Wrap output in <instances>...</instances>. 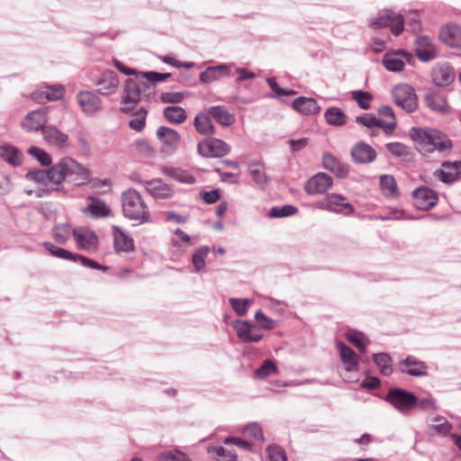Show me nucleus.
<instances>
[{
    "mask_svg": "<svg viewBox=\"0 0 461 461\" xmlns=\"http://www.w3.org/2000/svg\"><path fill=\"white\" fill-rule=\"evenodd\" d=\"M322 165L324 168L333 173L339 178H344L349 173V166L341 162L337 157L330 152L323 153Z\"/></svg>",
    "mask_w": 461,
    "mask_h": 461,
    "instance_id": "obj_24",
    "label": "nucleus"
},
{
    "mask_svg": "<svg viewBox=\"0 0 461 461\" xmlns=\"http://www.w3.org/2000/svg\"><path fill=\"white\" fill-rule=\"evenodd\" d=\"M147 110L140 108L137 113L132 115L129 122L131 129L136 131H141L146 124Z\"/></svg>",
    "mask_w": 461,
    "mask_h": 461,
    "instance_id": "obj_55",
    "label": "nucleus"
},
{
    "mask_svg": "<svg viewBox=\"0 0 461 461\" xmlns=\"http://www.w3.org/2000/svg\"><path fill=\"white\" fill-rule=\"evenodd\" d=\"M249 173L255 184L260 187L264 188L266 184L267 183V176L263 169V167L258 162H251L249 165Z\"/></svg>",
    "mask_w": 461,
    "mask_h": 461,
    "instance_id": "obj_43",
    "label": "nucleus"
},
{
    "mask_svg": "<svg viewBox=\"0 0 461 461\" xmlns=\"http://www.w3.org/2000/svg\"><path fill=\"white\" fill-rule=\"evenodd\" d=\"M350 154L355 162L361 164L372 162L376 157L375 150L364 142L356 144L352 148Z\"/></svg>",
    "mask_w": 461,
    "mask_h": 461,
    "instance_id": "obj_29",
    "label": "nucleus"
},
{
    "mask_svg": "<svg viewBox=\"0 0 461 461\" xmlns=\"http://www.w3.org/2000/svg\"><path fill=\"white\" fill-rule=\"evenodd\" d=\"M75 230L69 224L59 223L54 226L52 236L54 240L59 244H65L70 238Z\"/></svg>",
    "mask_w": 461,
    "mask_h": 461,
    "instance_id": "obj_44",
    "label": "nucleus"
},
{
    "mask_svg": "<svg viewBox=\"0 0 461 461\" xmlns=\"http://www.w3.org/2000/svg\"><path fill=\"white\" fill-rule=\"evenodd\" d=\"M380 185L384 195L396 196L398 194L397 184L392 175L381 176Z\"/></svg>",
    "mask_w": 461,
    "mask_h": 461,
    "instance_id": "obj_50",
    "label": "nucleus"
},
{
    "mask_svg": "<svg viewBox=\"0 0 461 461\" xmlns=\"http://www.w3.org/2000/svg\"><path fill=\"white\" fill-rule=\"evenodd\" d=\"M67 167V176L77 185L88 183L91 179L90 170L70 157H65Z\"/></svg>",
    "mask_w": 461,
    "mask_h": 461,
    "instance_id": "obj_9",
    "label": "nucleus"
},
{
    "mask_svg": "<svg viewBox=\"0 0 461 461\" xmlns=\"http://www.w3.org/2000/svg\"><path fill=\"white\" fill-rule=\"evenodd\" d=\"M208 114L222 126H230L235 119L228 109L221 105H213L208 108Z\"/></svg>",
    "mask_w": 461,
    "mask_h": 461,
    "instance_id": "obj_36",
    "label": "nucleus"
},
{
    "mask_svg": "<svg viewBox=\"0 0 461 461\" xmlns=\"http://www.w3.org/2000/svg\"><path fill=\"white\" fill-rule=\"evenodd\" d=\"M121 200L122 212L126 218L140 222L150 221L149 207L138 191L133 188L125 190L122 194Z\"/></svg>",
    "mask_w": 461,
    "mask_h": 461,
    "instance_id": "obj_2",
    "label": "nucleus"
},
{
    "mask_svg": "<svg viewBox=\"0 0 461 461\" xmlns=\"http://www.w3.org/2000/svg\"><path fill=\"white\" fill-rule=\"evenodd\" d=\"M231 327L243 342H258L263 338L262 334L254 331L255 327L247 321L235 320L232 321Z\"/></svg>",
    "mask_w": 461,
    "mask_h": 461,
    "instance_id": "obj_21",
    "label": "nucleus"
},
{
    "mask_svg": "<svg viewBox=\"0 0 461 461\" xmlns=\"http://www.w3.org/2000/svg\"><path fill=\"white\" fill-rule=\"evenodd\" d=\"M417 58L423 62L433 60L437 57V48L433 40L428 36H419L414 43Z\"/></svg>",
    "mask_w": 461,
    "mask_h": 461,
    "instance_id": "obj_17",
    "label": "nucleus"
},
{
    "mask_svg": "<svg viewBox=\"0 0 461 461\" xmlns=\"http://www.w3.org/2000/svg\"><path fill=\"white\" fill-rule=\"evenodd\" d=\"M230 150V146L218 138H205L198 141L196 145V152L203 158H222Z\"/></svg>",
    "mask_w": 461,
    "mask_h": 461,
    "instance_id": "obj_5",
    "label": "nucleus"
},
{
    "mask_svg": "<svg viewBox=\"0 0 461 461\" xmlns=\"http://www.w3.org/2000/svg\"><path fill=\"white\" fill-rule=\"evenodd\" d=\"M43 246L46 250L53 257L77 261V256L65 249L57 247L50 242H45Z\"/></svg>",
    "mask_w": 461,
    "mask_h": 461,
    "instance_id": "obj_51",
    "label": "nucleus"
},
{
    "mask_svg": "<svg viewBox=\"0 0 461 461\" xmlns=\"http://www.w3.org/2000/svg\"><path fill=\"white\" fill-rule=\"evenodd\" d=\"M140 86L129 78L125 81L123 95L122 98L121 111L122 113L131 112L140 100Z\"/></svg>",
    "mask_w": 461,
    "mask_h": 461,
    "instance_id": "obj_10",
    "label": "nucleus"
},
{
    "mask_svg": "<svg viewBox=\"0 0 461 461\" xmlns=\"http://www.w3.org/2000/svg\"><path fill=\"white\" fill-rule=\"evenodd\" d=\"M385 400L402 414H408L418 402V398L414 393L401 388L390 389Z\"/></svg>",
    "mask_w": 461,
    "mask_h": 461,
    "instance_id": "obj_4",
    "label": "nucleus"
},
{
    "mask_svg": "<svg viewBox=\"0 0 461 461\" xmlns=\"http://www.w3.org/2000/svg\"><path fill=\"white\" fill-rule=\"evenodd\" d=\"M140 183L144 185L147 192L156 199H167L174 194L173 188L161 179L140 181Z\"/></svg>",
    "mask_w": 461,
    "mask_h": 461,
    "instance_id": "obj_23",
    "label": "nucleus"
},
{
    "mask_svg": "<svg viewBox=\"0 0 461 461\" xmlns=\"http://www.w3.org/2000/svg\"><path fill=\"white\" fill-rule=\"evenodd\" d=\"M381 120L382 129L385 133H391L396 127V119L393 109L388 105H384L378 110Z\"/></svg>",
    "mask_w": 461,
    "mask_h": 461,
    "instance_id": "obj_38",
    "label": "nucleus"
},
{
    "mask_svg": "<svg viewBox=\"0 0 461 461\" xmlns=\"http://www.w3.org/2000/svg\"><path fill=\"white\" fill-rule=\"evenodd\" d=\"M424 100L426 105L435 112L446 113L449 110L446 97L438 91L431 90L427 92Z\"/></svg>",
    "mask_w": 461,
    "mask_h": 461,
    "instance_id": "obj_32",
    "label": "nucleus"
},
{
    "mask_svg": "<svg viewBox=\"0 0 461 461\" xmlns=\"http://www.w3.org/2000/svg\"><path fill=\"white\" fill-rule=\"evenodd\" d=\"M185 97L182 92H166L160 95V101L164 104H179Z\"/></svg>",
    "mask_w": 461,
    "mask_h": 461,
    "instance_id": "obj_62",
    "label": "nucleus"
},
{
    "mask_svg": "<svg viewBox=\"0 0 461 461\" xmlns=\"http://www.w3.org/2000/svg\"><path fill=\"white\" fill-rule=\"evenodd\" d=\"M89 200L90 203L83 209L85 214L91 215L94 218H102L110 215L111 210L104 201L92 196L89 197Z\"/></svg>",
    "mask_w": 461,
    "mask_h": 461,
    "instance_id": "obj_35",
    "label": "nucleus"
},
{
    "mask_svg": "<svg viewBox=\"0 0 461 461\" xmlns=\"http://www.w3.org/2000/svg\"><path fill=\"white\" fill-rule=\"evenodd\" d=\"M267 452L269 461H287L285 451L278 445H270Z\"/></svg>",
    "mask_w": 461,
    "mask_h": 461,
    "instance_id": "obj_60",
    "label": "nucleus"
},
{
    "mask_svg": "<svg viewBox=\"0 0 461 461\" xmlns=\"http://www.w3.org/2000/svg\"><path fill=\"white\" fill-rule=\"evenodd\" d=\"M394 103L407 113H412L417 108V95L412 86L401 84L393 87Z\"/></svg>",
    "mask_w": 461,
    "mask_h": 461,
    "instance_id": "obj_7",
    "label": "nucleus"
},
{
    "mask_svg": "<svg viewBox=\"0 0 461 461\" xmlns=\"http://www.w3.org/2000/svg\"><path fill=\"white\" fill-rule=\"evenodd\" d=\"M243 434L246 438H253L257 441H264L263 429L257 422H250L243 429Z\"/></svg>",
    "mask_w": 461,
    "mask_h": 461,
    "instance_id": "obj_54",
    "label": "nucleus"
},
{
    "mask_svg": "<svg viewBox=\"0 0 461 461\" xmlns=\"http://www.w3.org/2000/svg\"><path fill=\"white\" fill-rule=\"evenodd\" d=\"M229 303L239 316L246 315L249 306L252 303L249 299L230 298Z\"/></svg>",
    "mask_w": 461,
    "mask_h": 461,
    "instance_id": "obj_58",
    "label": "nucleus"
},
{
    "mask_svg": "<svg viewBox=\"0 0 461 461\" xmlns=\"http://www.w3.org/2000/svg\"><path fill=\"white\" fill-rule=\"evenodd\" d=\"M155 461H191V459L181 451L161 452Z\"/></svg>",
    "mask_w": 461,
    "mask_h": 461,
    "instance_id": "obj_59",
    "label": "nucleus"
},
{
    "mask_svg": "<svg viewBox=\"0 0 461 461\" xmlns=\"http://www.w3.org/2000/svg\"><path fill=\"white\" fill-rule=\"evenodd\" d=\"M0 158L14 167L21 166L23 161V152L18 148L8 144L0 147Z\"/></svg>",
    "mask_w": 461,
    "mask_h": 461,
    "instance_id": "obj_33",
    "label": "nucleus"
},
{
    "mask_svg": "<svg viewBox=\"0 0 461 461\" xmlns=\"http://www.w3.org/2000/svg\"><path fill=\"white\" fill-rule=\"evenodd\" d=\"M164 117L171 123H183L186 118V111L181 106H167L163 110Z\"/></svg>",
    "mask_w": 461,
    "mask_h": 461,
    "instance_id": "obj_40",
    "label": "nucleus"
},
{
    "mask_svg": "<svg viewBox=\"0 0 461 461\" xmlns=\"http://www.w3.org/2000/svg\"><path fill=\"white\" fill-rule=\"evenodd\" d=\"M332 178L325 173L312 176L305 185V191L309 194H323L332 186Z\"/></svg>",
    "mask_w": 461,
    "mask_h": 461,
    "instance_id": "obj_22",
    "label": "nucleus"
},
{
    "mask_svg": "<svg viewBox=\"0 0 461 461\" xmlns=\"http://www.w3.org/2000/svg\"><path fill=\"white\" fill-rule=\"evenodd\" d=\"M73 236L80 249L94 252L97 249L98 238L94 230L86 227L76 228Z\"/></svg>",
    "mask_w": 461,
    "mask_h": 461,
    "instance_id": "obj_13",
    "label": "nucleus"
},
{
    "mask_svg": "<svg viewBox=\"0 0 461 461\" xmlns=\"http://www.w3.org/2000/svg\"><path fill=\"white\" fill-rule=\"evenodd\" d=\"M65 88L61 85H47L40 87L32 94V98L38 102L57 101L64 96Z\"/></svg>",
    "mask_w": 461,
    "mask_h": 461,
    "instance_id": "obj_26",
    "label": "nucleus"
},
{
    "mask_svg": "<svg viewBox=\"0 0 461 461\" xmlns=\"http://www.w3.org/2000/svg\"><path fill=\"white\" fill-rule=\"evenodd\" d=\"M210 250L211 249L208 246H201L195 249L192 256V264L194 272L198 273L205 267V259Z\"/></svg>",
    "mask_w": 461,
    "mask_h": 461,
    "instance_id": "obj_47",
    "label": "nucleus"
},
{
    "mask_svg": "<svg viewBox=\"0 0 461 461\" xmlns=\"http://www.w3.org/2000/svg\"><path fill=\"white\" fill-rule=\"evenodd\" d=\"M233 67L234 63H221L208 67L200 73L199 80L204 85L219 81L222 77H229Z\"/></svg>",
    "mask_w": 461,
    "mask_h": 461,
    "instance_id": "obj_14",
    "label": "nucleus"
},
{
    "mask_svg": "<svg viewBox=\"0 0 461 461\" xmlns=\"http://www.w3.org/2000/svg\"><path fill=\"white\" fill-rule=\"evenodd\" d=\"M429 427L436 433H438V435H441V436L447 435L452 429V425L443 416H437V417L431 418L429 420Z\"/></svg>",
    "mask_w": 461,
    "mask_h": 461,
    "instance_id": "obj_49",
    "label": "nucleus"
},
{
    "mask_svg": "<svg viewBox=\"0 0 461 461\" xmlns=\"http://www.w3.org/2000/svg\"><path fill=\"white\" fill-rule=\"evenodd\" d=\"M399 369L402 373L415 377L428 375V366L416 357L408 356L399 363Z\"/></svg>",
    "mask_w": 461,
    "mask_h": 461,
    "instance_id": "obj_19",
    "label": "nucleus"
},
{
    "mask_svg": "<svg viewBox=\"0 0 461 461\" xmlns=\"http://www.w3.org/2000/svg\"><path fill=\"white\" fill-rule=\"evenodd\" d=\"M67 167L64 157L58 163L47 169L49 182L56 185L61 184L67 177Z\"/></svg>",
    "mask_w": 461,
    "mask_h": 461,
    "instance_id": "obj_37",
    "label": "nucleus"
},
{
    "mask_svg": "<svg viewBox=\"0 0 461 461\" xmlns=\"http://www.w3.org/2000/svg\"><path fill=\"white\" fill-rule=\"evenodd\" d=\"M77 101L82 112L87 116H94L102 108L101 99L91 91H81L77 95Z\"/></svg>",
    "mask_w": 461,
    "mask_h": 461,
    "instance_id": "obj_15",
    "label": "nucleus"
},
{
    "mask_svg": "<svg viewBox=\"0 0 461 461\" xmlns=\"http://www.w3.org/2000/svg\"><path fill=\"white\" fill-rule=\"evenodd\" d=\"M356 122L370 129L372 136L377 135L379 130L382 129L381 120L372 113L357 116Z\"/></svg>",
    "mask_w": 461,
    "mask_h": 461,
    "instance_id": "obj_45",
    "label": "nucleus"
},
{
    "mask_svg": "<svg viewBox=\"0 0 461 461\" xmlns=\"http://www.w3.org/2000/svg\"><path fill=\"white\" fill-rule=\"evenodd\" d=\"M25 177L29 180H32L40 184H46L47 182H49L48 172L47 170L42 169L30 170L25 175Z\"/></svg>",
    "mask_w": 461,
    "mask_h": 461,
    "instance_id": "obj_63",
    "label": "nucleus"
},
{
    "mask_svg": "<svg viewBox=\"0 0 461 461\" xmlns=\"http://www.w3.org/2000/svg\"><path fill=\"white\" fill-rule=\"evenodd\" d=\"M277 374L278 368L276 364L270 359H266L263 361L262 365L254 371V378L264 379Z\"/></svg>",
    "mask_w": 461,
    "mask_h": 461,
    "instance_id": "obj_48",
    "label": "nucleus"
},
{
    "mask_svg": "<svg viewBox=\"0 0 461 461\" xmlns=\"http://www.w3.org/2000/svg\"><path fill=\"white\" fill-rule=\"evenodd\" d=\"M387 150L394 157L405 158L410 155L409 148L401 142H390L386 144Z\"/></svg>",
    "mask_w": 461,
    "mask_h": 461,
    "instance_id": "obj_57",
    "label": "nucleus"
},
{
    "mask_svg": "<svg viewBox=\"0 0 461 461\" xmlns=\"http://www.w3.org/2000/svg\"><path fill=\"white\" fill-rule=\"evenodd\" d=\"M95 86L100 95H110L116 93L118 90L120 79L116 72L106 70L96 78Z\"/></svg>",
    "mask_w": 461,
    "mask_h": 461,
    "instance_id": "obj_16",
    "label": "nucleus"
},
{
    "mask_svg": "<svg viewBox=\"0 0 461 461\" xmlns=\"http://www.w3.org/2000/svg\"><path fill=\"white\" fill-rule=\"evenodd\" d=\"M389 26L391 32L398 36L403 31L404 18L401 14H395L392 10L385 9L378 13L377 16L370 23L373 29H381Z\"/></svg>",
    "mask_w": 461,
    "mask_h": 461,
    "instance_id": "obj_6",
    "label": "nucleus"
},
{
    "mask_svg": "<svg viewBox=\"0 0 461 461\" xmlns=\"http://www.w3.org/2000/svg\"><path fill=\"white\" fill-rule=\"evenodd\" d=\"M113 246L116 252H131L134 249V241L122 229L113 226Z\"/></svg>",
    "mask_w": 461,
    "mask_h": 461,
    "instance_id": "obj_28",
    "label": "nucleus"
},
{
    "mask_svg": "<svg viewBox=\"0 0 461 461\" xmlns=\"http://www.w3.org/2000/svg\"><path fill=\"white\" fill-rule=\"evenodd\" d=\"M293 108L303 115H313L321 111V106L314 98L305 96L294 99Z\"/></svg>",
    "mask_w": 461,
    "mask_h": 461,
    "instance_id": "obj_30",
    "label": "nucleus"
},
{
    "mask_svg": "<svg viewBox=\"0 0 461 461\" xmlns=\"http://www.w3.org/2000/svg\"><path fill=\"white\" fill-rule=\"evenodd\" d=\"M28 153L34 157L39 162H41L44 166H49L51 164L50 155L40 148L31 147L28 149Z\"/></svg>",
    "mask_w": 461,
    "mask_h": 461,
    "instance_id": "obj_61",
    "label": "nucleus"
},
{
    "mask_svg": "<svg viewBox=\"0 0 461 461\" xmlns=\"http://www.w3.org/2000/svg\"><path fill=\"white\" fill-rule=\"evenodd\" d=\"M373 360L379 367L382 375L385 376L392 375L393 371L392 358L387 353L374 354Z\"/></svg>",
    "mask_w": 461,
    "mask_h": 461,
    "instance_id": "obj_46",
    "label": "nucleus"
},
{
    "mask_svg": "<svg viewBox=\"0 0 461 461\" xmlns=\"http://www.w3.org/2000/svg\"><path fill=\"white\" fill-rule=\"evenodd\" d=\"M44 140L52 147L66 149L69 147V137L54 125H48L42 130Z\"/></svg>",
    "mask_w": 461,
    "mask_h": 461,
    "instance_id": "obj_18",
    "label": "nucleus"
},
{
    "mask_svg": "<svg viewBox=\"0 0 461 461\" xmlns=\"http://www.w3.org/2000/svg\"><path fill=\"white\" fill-rule=\"evenodd\" d=\"M440 41L448 47L461 49V27L449 23L441 28Z\"/></svg>",
    "mask_w": 461,
    "mask_h": 461,
    "instance_id": "obj_25",
    "label": "nucleus"
},
{
    "mask_svg": "<svg viewBox=\"0 0 461 461\" xmlns=\"http://www.w3.org/2000/svg\"><path fill=\"white\" fill-rule=\"evenodd\" d=\"M456 77L454 68L447 62H438L431 69V80L437 86H449Z\"/></svg>",
    "mask_w": 461,
    "mask_h": 461,
    "instance_id": "obj_11",
    "label": "nucleus"
},
{
    "mask_svg": "<svg viewBox=\"0 0 461 461\" xmlns=\"http://www.w3.org/2000/svg\"><path fill=\"white\" fill-rule=\"evenodd\" d=\"M411 59V55L404 50L387 52L383 58V65L389 71L400 72L405 62H410Z\"/></svg>",
    "mask_w": 461,
    "mask_h": 461,
    "instance_id": "obj_20",
    "label": "nucleus"
},
{
    "mask_svg": "<svg viewBox=\"0 0 461 461\" xmlns=\"http://www.w3.org/2000/svg\"><path fill=\"white\" fill-rule=\"evenodd\" d=\"M340 360L348 372H357L359 370V358L355 351L339 341L337 344Z\"/></svg>",
    "mask_w": 461,
    "mask_h": 461,
    "instance_id": "obj_27",
    "label": "nucleus"
},
{
    "mask_svg": "<svg viewBox=\"0 0 461 461\" xmlns=\"http://www.w3.org/2000/svg\"><path fill=\"white\" fill-rule=\"evenodd\" d=\"M297 212V208L294 205L286 204L281 207L274 206L272 207L267 215L269 218H284L295 214Z\"/></svg>",
    "mask_w": 461,
    "mask_h": 461,
    "instance_id": "obj_53",
    "label": "nucleus"
},
{
    "mask_svg": "<svg viewBox=\"0 0 461 461\" xmlns=\"http://www.w3.org/2000/svg\"><path fill=\"white\" fill-rule=\"evenodd\" d=\"M345 336L361 353H365L370 344L368 338L363 332L356 330H348Z\"/></svg>",
    "mask_w": 461,
    "mask_h": 461,
    "instance_id": "obj_39",
    "label": "nucleus"
},
{
    "mask_svg": "<svg viewBox=\"0 0 461 461\" xmlns=\"http://www.w3.org/2000/svg\"><path fill=\"white\" fill-rule=\"evenodd\" d=\"M316 207L344 216L355 212V207L348 202L347 197L335 193L328 194L322 200L317 202Z\"/></svg>",
    "mask_w": 461,
    "mask_h": 461,
    "instance_id": "obj_3",
    "label": "nucleus"
},
{
    "mask_svg": "<svg viewBox=\"0 0 461 461\" xmlns=\"http://www.w3.org/2000/svg\"><path fill=\"white\" fill-rule=\"evenodd\" d=\"M211 116L205 113H198L194 119V127L196 132L204 137H211L215 134V127L212 122Z\"/></svg>",
    "mask_w": 461,
    "mask_h": 461,
    "instance_id": "obj_31",
    "label": "nucleus"
},
{
    "mask_svg": "<svg viewBox=\"0 0 461 461\" xmlns=\"http://www.w3.org/2000/svg\"><path fill=\"white\" fill-rule=\"evenodd\" d=\"M351 96L361 109L367 110L370 108V102L373 98L370 93L356 90L351 92Z\"/></svg>",
    "mask_w": 461,
    "mask_h": 461,
    "instance_id": "obj_56",
    "label": "nucleus"
},
{
    "mask_svg": "<svg viewBox=\"0 0 461 461\" xmlns=\"http://www.w3.org/2000/svg\"><path fill=\"white\" fill-rule=\"evenodd\" d=\"M412 198L414 206L423 211L431 209L438 200L437 193L426 186H419L414 189Z\"/></svg>",
    "mask_w": 461,
    "mask_h": 461,
    "instance_id": "obj_12",
    "label": "nucleus"
},
{
    "mask_svg": "<svg viewBox=\"0 0 461 461\" xmlns=\"http://www.w3.org/2000/svg\"><path fill=\"white\" fill-rule=\"evenodd\" d=\"M48 111V107H42L28 113L21 122L22 128L27 132H42L47 126Z\"/></svg>",
    "mask_w": 461,
    "mask_h": 461,
    "instance_id": "obj_8",
    "label": "nucleus"
},
{
    "mask_svg": "<svg viewBox=\"0 0 461 461\" xmlns=\"http://www.w3.org/2000/svg\"><path fill=\"white\" fill-rule=\"evenodd\" d=\"M210 456L217 461H236L237 453L222 446H211L208 447Z\"/></svg>",
    "mask_w": 461,
    "mask_h": 461,
    "instance_id": "obj_41",
    "label": "nucleus"
},
{
    "mask_svg": "<svg viewBox=\"0 0 461 461\" xmlns=\"http://www.w3.org/2000/svg\"><path fill=\"white\" fill-rule=\"evenodd\" d=\"M157 137L164 145L172 149H176L181 140V136L176 130L166 126L158 128Z\"/></svg>",
    "mask_w": 461,
    "mask_h": 461,
    "instance_id": "obj_34",
    "label": "nucleus"
},
{
    "mask_svg": "<svg viewBox=\"0 0 461 461\" xmlns=\"http://www.w3.org/2000/svg\"><path fill=\"white\" fill-rule=\"evenodd\" d=\"M166 173L175 180L183 184L191 185L195 182V178L192 174L181 168H170L167 170Z\"/></svg>",
    "mask_w": 461,
    "mask_h": 461,
    "instance_id": "obj_52",
    "label": "nucleus"
},
{
    "mask_svg": "<svg viewBox=\"0 0 461 461\" xmlns=\"http://www.w3.org/2000/svg\"><path fill=\"white\" fill-rule=\"evenodd\" d=\"M255 320L263 330H270L275 328L276 321L267 317L261 311L255 313Z\"/></svg>",
    "mask_w": 461,
    "mask_h": 461,
    "instance_id": "obj_64",
    "label": "nucleus"
},
{
    "mask_svg": "<svg viewBox=\"0 0 461 461\" xmlns=\"http://www.w3.org/2000/svg\"><path fill=\"white\" fill-rule=\"evenodd\" d=\"M410 136L419 145V149L423 152L433 149L438 152H449L452 149V143L448 137L436 129L413 127L410 131Z\"/></svg>",
    "mask_w": 461,
    "mask_h": 461,
    "instance_id": "obj_1",
    "label": "nucleus"
},
{
    "mask_svg": "<svg viewBox=\"0 0 461 461\" xmlns=\"http://www.w3.org/2000/svg\"><path fill=\"white\" fill-rule=\"evenodd\" d=\"M324 118L328 124L333 126H341L347 122V117L344 112L338 107H329L324 113Z\"/></svg>",
    "mask_w": 461,
    "mask_h": 461,
    "instance_id": "obj_42",
    "label": "nucleus"
}]
</instances>
